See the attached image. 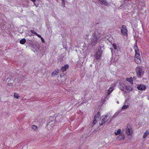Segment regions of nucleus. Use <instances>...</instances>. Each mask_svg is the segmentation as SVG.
I'll return each mask as SVG.
<instances>
[{"label": "nucleus", "instance_id": "f257e3e1", "mask_svg": "<svg viewBox=\"0 0 149 149\" xmlns=\"http://www.w3.org/2000/svg\"><path fill=\"white\" fill-rule=\"evenodd\" d=\"M101 34L100 32L97 29H96L94 33H92L91 38L90 45L92 47L94 48L98 42V40L100 38Z\"/></svg>", "mask_w": 149, "mask_h": 149}, {"label": "nucleus", "instance_id": "f03ea898", "mask_svg": "<svg viewBox=\"0 0 149 149\" xmlns=\"http://www.w3.org/2000/svg\"><path fill=\"white\" fill-rule=\"evenodd\" d=\"M15 79L13 76H10L6 80V81L8 83V85L10 87L13 86V84L14 83Z\"/></svg>", "mask_w": 149, "mask_h": 149}, {"label": "nucleus", "instance_id": "7ed1b4c3", "mask_svg": "<svg viewBox=\"0 0 149 149\" xmlns=\"http://www.w3.org/2000/svg\"><path fill=\"white\" fill-rule=\"evenodd\" d=\"M136 72L138 77H141L143 74L144 71L142 66L137 67L136 68Z\"/></svg>", "mask_w": 149, "mask_h": 149}, {"label": "nucleus", "instance_id": "20e7f679", "mask_svg": "<svg viewBox=\"0 0 149 149\" xmlns=\"http://www.w3.org/2000/svg\"><path fill=\"white\" fill-rule=\"evenodd\" d=\"M100 117V112L98 111L97 112V114L95 116L94 119L92 123L91 124V126H93L97 122V120ZM101 118H100V120H101Z\"/></svg>", "mask_w": 149, "mask_h": 149}, {"label": "nucleus", "instance_id": "39448f33", "mask_svg": "<svg viewBox=\"0 0 149 149\" xmlns=\"http://www.w3.org/2000/svg\"><path fill=\"white\" fill-rule=\"evenodd\" d=\"M128 31L126 26L125 25H123L121 29V32L122 35L124 36L128 37Z\"/></svg>", "mask_w": 149, "mask_h": 149}, {"label": "nucleus", "instance_id": "423d86ee", "mask_svg": "<svg viewBox=\"0 0 149 149\" xmlns=\"http://www.w3.org/2000/svg\"><path fill=\"white\" fill-rule=\"evenodd\" d=\"M104 49V44H100L99 45L97 50V53H99L102 54L103 51Z\"/></svg>", "mask_w": 149, "mask_h": 149}, {"label": "nucleus", "instance_id": "0eeeda50", "mask_svg": "<svg viewBox=\"0 0 149 149\" xmlns=\"http://www.w3.org/2000/svg\"><path fill=\"white\" fill-rule=\"evenodd\" d=\"M137 88L139 90L143 91L145 90V89H146V87L145 85L142 84H140L138 85Z\"/></svg>", "mask_w": 149, "mask_h": 149}, {"label": "nucleus", "instance_id": "6e6552de", "mask_svg": "<svg viewBox=\"0 0 149 149\" xmlns=\"http://www.w3.org/2000/svg\"><path fill=\"white\" fill-rule=\"evenodd\" d=\"M69 67V65L68 64L65 65L64 66H63L61 69V70L62 72H63L66 70Z\"/></svg>", "mask_w": 149, "mask_h": 149}, {"label": "nucleus", "instance_id": "1a4fd4ad", "mask_svg": "<svg viewBox=\"0 0 149 149\" xmlns=\"http://www.w3.org/2000/svg\"><path fill=\"white\" fill-rule=\"evenodd\" d=\"M101 3L105 6H108L109 4L106 0H98Z\"/></svg>", "mask_w": 149, "mask_h": 149}, {"label": "nucleus", "instance_id": "9d476101", "mask_svg": "<svg viewBox=\"0 0 149 149\" xmlns=\"http://www.w3.org/2000/svg\"><path fill=\"white\" fill-rule=\"evenodd\" d=\"M125 137V135L123 134H121L119 135L117 137V139L119 140H123L124 139Z\"/></svg>", "mask_w": 149, "mask_h": 149}, {"label": "nucleus", "instance_id": "9b49d317", "mask_svg": "<svg viewBox=\"0 0 149 149\" xmlns=\"http://www.w3.org/2000/svg\"><path fill=\"white\" fill-rule=\"evenodd\" d=\"M102 54L99 53H97V52H96L95 56V59L97 60L100 59Z\"/></svg>", "mask_w": 149, "mask_h": 149}, {"label": "nucleus", "instance_id": "f8f14e48", "mask_svg": "<svg viewBox=\"0 0 149 149\" xmlns=\"http://www.w3.org/2000/svg\"><path fill=\"white\" fill-rule=\"evenodd\" d=\"M134 49L135 53L139 52V50L137 46L136 42L134 44Z\"/></svg>", "mask_w": 149, "mask_h": 149}, {"label": "nucleus", "instance_id": "ddd939ff", "mask_svg": "<svg viewBox=\"0 0 149 149\" xmlns=\"http://www.w3.org/2000/svg\"><path fill=\"white\" fill-rule=\"evenodd\" d=\"M125 89L128 91H132L133 89L130 86H125Z\"/></svg>", "mask_w": 149, "mask_h": 149}, {"label": "nucleus", "instance_id": "4468645a", "mask_svg": "<svg viewBox=\"0 0 149 149\" xmlns=\"http://www.w3.org/2000/svg\"><path fill=\"white\" fill-rule=\"evenodd\" d=\"M135 53V55L134 57V59L137 58L139 60H140L141 58L140 54L138 52H136Z\"/></svg>", "mask_w": 149, "mask_h": 149}, {"label": "nucleus", "instance_id": "2eb2a0df", "mask_svg": "<svg viewBox=\"0 0 149 149\" xmlns=\"http://www.w3.org/2000/svg\"><path fill=\"white\" fill-rule=\"evenodd\" d=\"M59 72V70L58 69H56L52 73V76H54L55 75H57L58 74Z\"/></svg>", "mask_w": 149, "mask_h": 149}, {"label": "nucleus", "instance_id": "dca6fc26", "mask_svg": "<svg viewBox=\"0 0 149 149\" xmlns=\"http://www.w3.org/2000/svg\"><path fill=\"white\" fill-rule=\"evenodd\" d=\"M126 80L130 82L131 84H133V80L132 77H130V78H126Z\"/></svg>", "mask_w": 149, "mask_h": 149}, {"label": "nucleus", "instance_id": "f3484780", "mask_svg": "<svg viewBox=\"0 0 149 149\" xmlns=\"http://www.w3.org/2000/svg\"><path fill=\"white\" fill-rule=\"evenodd\" d=\"M30 46L32 48L35 49H36L38 48L36 44L33 43H32L31 44V45Z\"/></svg>", "mask_w": 149, "mask_h": 149}, {"label": "nucleus", "instance_id": "a211bd4d", "mask_svg": "<svg viewBox=\"0 0 149 149\" xmlns=\"http://www.w3.org/2000/svg\"><path fill=\"white\" fill-rule=\"evenodd\" d=\"M26 39L24 38L22 39L21 40L19 41L20 43L22 45L24 44L25 43H26Z\"/></svg>", "mask_w": 149, "mask_h": 149}, {"label": "nucleus", "instance_id": "6ab92c4d", "mask_svg": "<svg viewBox=\"0 0 149 149\" xmlns=\"http://www.w3.org/2000/svg\"><path fill=\"white\" fill-rule=\"evenodd\" d=\"M149 134V131L147 130L145 132L144 134L143 135V138H145L148 136Z\"/></svg>", "mask_w": 149, "mask_h": 149}, {"label": "nucleus", "instance_id": "aec40b11", "mask_svg": "<svg viewBox=\"0 0 149 149\" xmlns=\"http://www.w3.org/2000/svg\"><path fill=\"white\" fill-rule=\"evenodd\" d=\"M125 85L124 84H120V89L122 91H124V89L125 88Z\"/></svg>", "mask_w": 149, "mask_h": 149}, {"label": "nucleus", "instance_id": "412c9836", "mask_svg": "<svg viewBox=\"0 0 149 149\" xmlns=\"http://www.w3.org/2000/svg\"><path fill=\"white\" fill-rule=\"evenodd\" d=\"M113 89L112 87H110L109 89L108 90V94L107 95H108L110 94L113 91Z\"/></svg>", "mask_w": 149, "mask_h": 149}, {"label": "nucleus", "instance_id": "4be33fe9", "mask_svg": "<svg viewBox=\"0 0 149 149\" xmlns=\"http://www.w3.org/2000/svg\"><path fill=\"white\" fill-rule=\"evenodd\" d=\"M115 134L116 135H117L119 134H121V130L120 129H119L118 130L117 132H115Z\"/></svg>", "mask_w": 149, "mask_h": 149}, {"label": "nucleus", "instance_id": "5701e85b", "mask_svg": "<svg viewBox=\"0 0 149 149\" xmlns=\"http://www.w3.org/2000/svg\"><path fill=\"white\" fill-rule=\"evenodd\" d=\"M131 129L129 128H128L127 130V134L128 135H130L132 133V131L131 130Z\"/></svg>", "mask_w": 149, "mask_h": 149}, {"label": "nucleus", "instance_id": "b1692460", "mask_svg": "<svg viewBox=\"0 0 149 149\" xmlns=\"http://www.w3.org/2000/svg\"><path fill=\"white\" fill-rule=\"evenodd\" d=\"M134 61L138 64H139L141 63V59L140 58V60H139L137 58L134 59Z\"/></svg>", "mask_w": 149, "mask_h": 149}, {"label": "nucleus", "instance_id": "393cba45", "mask_svg": "<svg viewBox=\"0 0 149 149\" xmlns=\"http://www.w3.org/2000/svg\"><path fill=\"white\" fill-rule=\"evenodd\" d=\"M107 116L106 115L105 116V117L102 118V121H103L105 123L106 122H107Z\"/></svg>", "mask_w": 149, "mask_h": 149}, {"label": "nucleus", "instance_id": "a878e982", "mask_svg": "<svg viewBox=\"0 0 149 149\" xmlns=\"http://www.w3.org/2000/svg\"><path fill=\"white\" fill-rule=\"evenodd\" d=\"M14 98L17 99H18L20 97V96H19L17 93H14Z\"/></svg>", "mask_w": 149, "mask_h": 149}, {"label": "nucleus", "instance_id": "bb28decb", "mask_svg": "<svg viewBox=\"0 0 149 149\" xmlns=\"http://www.w3.org/2000/svg\"><path fill=\"white\" fill-rule=\"evenodd\" d=\"M66 0H62V5L63 8L65 7V2Z\"/></svg>", "mask_w": 149, "mask_h": 149}, {"label": "nucleus", "instance_id": "cd10ccee", "mask_svg": "<svg viewBox=\"0 0 149 149\" xmlns=\"http://www.w3.org/2000/svg\"><path fill=\"white\" fill-rule=\"evenodd\" d=\"M118 113H116L115 114H114L112 117L111 118V120H113V119L116 117V116L118 115Z\"/></svg>", "mask_w": 149, "mask_h": 149}, {"label": "nucleus", "instance_id": "c85d7f7f", "mask_svg": "<svg viewBox=\"0 0 149 149\" xmlns=\"http://www.w3.org/2000/svg\"><path fill=\"white\" fill-rule=\"evenodd\" d=\"M32 128L34 129V130H36L38 128L35 125L32 126Z\"/></svg>", "mask_w": 149, "mask_h": 149}, {"label": "nucleus", "instance_id": "c756f323", "mask_svg": "<svg viewBox=\"0 0 149 149\" xmlns=\"http://www.w3.org/2000/svg\"><path fill=\"white\" fill-rule=\"evenodd\" d=\"M112 45L115 50H116L117 49V48L116 44L113 43Z\"/></svg>", "mask_w": 149, "mask_h": 149}, {"label": "nucleus", "instance_id": "7c9ffc66", "mask_svg": "<svg viewBox=\"0 0 149 149\" xmlns=\"http://www.w3.org/2000/svg\"><path fill=\"white\" fill-rule=\"evenodd\" d=\"M128 107V106L127 105H124L122 107V109H127Z\"/></svg>", "mask_w": 149, "mask_h": 149}, {"label": "nucleus", "instance_id": "2f4dec72", "mask_svg": "<svg viewBox=\"0 0 149 149\" xmlns=\"http://www.w3.org/2000/svg\"><path fill=\"white\" fill-rule=\"evenodd\" d=\"M128 2V0H125L124 1V3H123L122 4V5L123 6H125L126 5V4Z\"/></svg>", "mask_w": 149, "mask_h": 149}, {"label": "nucleus", "instance_id": "473e14b6", "mask_svg": "<svg viewBox=\"0 0 149 149\" xmlns=\"http://www.w3.org/2000/svg\"><path fill=\"white\" fill-rule=\"evenodd\" d=\"M105 123L104 122L102 121H102H101V122H99V125L100 126L104 124H105Z\"/></svg>", "mask_w": 149, "mask_h": 149}, {"label": "nucleus", "instance_id": "72a5a7b5", "mask_svg": "<svg viewBox=\"0 0 149 149\" xmlns=\"http://www.w3.org/2000/svg\"><path fill=\"white\" fill-rule=\"evenodd\" d=\"M30 32L32 34H33L35 35L37 33L35 32L34 30H31L30 31Z\"/></svg>", "mask_w": 149, "mask_h": 149}, {"label": "nucleus", "instance_id": "f704fd0d", "mask_svg": "<svg viewBox=\"0 0 149 149\" xmlns=\"http://www.w3.org/2000/svg\"><path fill=\"white\" fill-rule=\"evenodd\" d=\"M98 130L97 129H95V130H94L93 132V133H95V134L98 131Z\"/></svg>", "mask_w": 149, "mask_h": 149}, {"label": "nucleus", "instance_id": "c9c22d12", "mask_svg": "<svg viewBox=\"0 0 149 149\" xmlns=\"http://www.w3.org/2000/svg\"><path fill=\"white\" fill-rule=\"evenodd\" d=\"M41 40L42 42V43H45V40L44 39V38H42V37H41Z\"/></svg>", "mask_w": 149, "mask_h": 149}, {"label": "nucleus", "instance_id": "e433bc0d", "mask_svg": "<svg viewBox=\"0 0 149 149\" xmlns=\"http://www.w3.org/2000/svg\"><path fill=\"white\" fill-rule=\"evenodd\" d=\"M26 43L29 44V46L32 43L31 40H29V41H27Z\"/></svg>", "mask_w": 149, "mask_h": 149}, {"label": "nucleus", "instance_id": "4c0bfd02", "mask_svg": "<svg viewBox=\"0 0 149 149\" xmlns=\"http://www.w3.org/2000/svg\"><path fill=\"white\" fill-rule=\"evenodd\" d=\"M63 58H61L58 60L59 61H60V62H63Z\"/></svg>", "mask_w": 149, "mask_h": 149}, {"label": "nucleus", "instance_id": "58836bf2", "mask_svg": "<svg viewBox=\"0 0 149 149\" xmlns=\"http://www.w3.org/2000/svg\"><path fill=\"white\" fill-rule=\"evenodd\" d=\"M36 35L38 37L40 38L42 37L40 35L37 34V33H36Z\"/></svg>", "mask_w": 149, "mask_h": 149}, {"label": "nucleus", "instance_id": "ea45409f", "mask_svg": "<svg viewBox=\"0 0 149 149\" xmlns=\"http://www.w3.org/2000/svg\"><path fill=\"white\" fill-rule=\"evenodd\" d=\"M58 116H57L55 118L56 120L58 118Z\"/></svg>", "mask_w": 149, "mask_h": 149}, {"label": "nucleus", "instance_id": "a19ab883", "mask_svg": "<svg viewBox=\"0 0 149 149\" xmlns=\"http://www.w3.org/2000/svg\"><path fill=\"white\" fill-rule=\"evenodd\" d=\"M34 5L35 6H36V7L37 6V4H36V3L35 2H34Z\"/></svg>", "mask_w": 149, "mask_h": 149}, {"label": "nucleus", "instance_id": "79ce46f5", "mask_svg": "<svg viewBox=\"0 0 149 149\" xmlns=\"http://www.w3.org/2000/svg\"><path fill=\"white\" fill-rule=\"evenodd\" d=\"M31 1L33 2H35L36 0H31Z\"/></svg>", "mask_w": 149, "mask_h": 149}, {"label": "nucleus", "instance_id": "37998d69", "mask_svg": "<svg viewBox=\"0 0 149 149\" xmlns=\"http://www.w3.org/2000/svg\"><path fill=\"white\" fill-rule=\"evenodd\" d=\"M123 91L125 93H127V92L126 91L124 90V91Z\"/></svg>", "mask_w": 149, "mask_h": 149}, {"label": "nucleus", "instance_id": "c03bdc74", "mask_svg": "<svg viewBox=\"0 0 149 149\" xmlns=\"http://www.w3.org/2000/svg\"><path fill=\"white\" fill-rule=\"evenodd\" d=\"M112 120H111V118L109 120V123H110Z\"/></svg>", "mask_w": 149, "mask_h": 149}, {"label": "nucleus", "instance_id": "a18cd8bd", "mask_svg": "<svg viewBox=\"0 0 149 149\" xmlns=\"http://www.w3.org/2000/svg\"><path fill=\"white\" fill-rule=\"evenodd\" d=\"M64 48H65V49H67V48L66 47H64Z\"/></svg>", "mask_w": 149, "mask_h": 149}, {"label": "nucleus", "instance_id": "49530a36", "mask_svg": "<svg viewBox=\"0 0 149 149\" xmlns=\"http://www.w3.org/2000/svg\"><path fill=\"white\" fill-rule=\"evenodd\" d=\"M2 47H0V50H1V48Z\"/></svg>", "mask_w": 149, "mask_h": 149}, {"label": "nucleus", "instance_id": "de8ad7c7", "mask_svg": "<svg viewBox=\"0 0 149 149\" xmlns=\"http://www.w3.org/2000/svg\"><path fill=\"white\" fill-rule=\"evenodd\" d=\"M111 52L112 54H113V50H111Z\"/></svg>", "mask_w": 149, "mask_h": 149}, {"label": "nucleus", "instance_id": "09e8293b", "mask_svg": "<svg viewBox=\"0 0 149 149\" xmlns=\"http://www.w3.org/2000/svg\"><path fill=\"white\" fill-rule=\"evenodd\" d=\"M110 49H111V50H113V49L112 48H110Z\"/></svg>", "mask_w": 149, "mask_h": 149}, {"label": "nucleus", "instance_id": "8fccbe9b", "mask_svg": "<svg viewBox=\"0 0 149 149\" xmlns=\"http://www.w3.org/2000/svg\"><path fill=\"white\" fill-rule=\"evenodd\" d=\"M105 101H106L105 100H104V101H103V102L104 103L105 102Z\"/></svg>", "mask_w": 149, "mask_h": 149}, {"label": "nucleus", "instance_id": "3c124183", "mask_svg": "<svg viewBox=\"0 0 149 149\" xmlns=\"http://www.w3.org/2000/svg\"><path fill=\"white\" fill-rule=\"evenodd\" d=\"M31 99H29L28 100H29V101H31Z\"/></svg>", "mask_w": 149, "mask_h": 149}]
</instances>
